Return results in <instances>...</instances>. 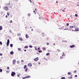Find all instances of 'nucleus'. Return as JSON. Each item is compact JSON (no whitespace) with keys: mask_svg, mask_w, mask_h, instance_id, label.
<instances>
[{"mask_svg":"<svg viewBox=\"0 0 79 79\" xmlns=\"http://www.w3.org/2000/svg\"><path fill=\"white\" fill-rule=\"evenodd\" d=\"M4 9L6 11H8V9H9L8 7L6 6H4Z\"/></svg>","mask_w":79,"mask_h":79,"instance_id":"f257e3e1","label":"nucleus"},{"mask_svg":"<svg viewBox=\"0 0 79 79\" xmlns=\"http://www.w3.org/2000/svg\"><path fill=\"white\" fill-rule=\"evenodd\" d=\"M9 44H10V40L8 39L6 43L7 47H8V45H9Z\"/></svg>","mask_w":79,"mask_h":79,"instance_id":"f03ea898","label":"nucleus"},{"mask_svg":"<svg viewBox=\"0 0 79 79\" xmlns=\"http://www.w3.org/2000/svg\"><path fill=\"white\" fill-rule=\"evenodd\" d=\"M38 60H39V58L38 57H36L34 59V61H37Z\"/></svg>","mask_w":79,"mask_h":79,"instance_id":"7ed1b4c3","label":"nucleus"},{"mask_svg":"<svg viewBox=\"0 0 79 79\" xmlns=\"http://www.w3.org/2000/svg\"><path fill=\"white\" fill-rule=\"evenodd\" d=\"M15 75V73L14 72H12L11 73V76H14Z\"/></svg>","mask_w":79,"mask_h":79,"instance_id":"20e7f679","label":"nucleus"},{"mask_svg":"<svg viewBox=\"0 0 79 79\" xmlns=\"http://www.w3.org/2000/svg\"><path fill=\"white\" fill-rule=\"evenodd\" d=\"M62 29H63V30H68V28L66 29L64 28V27L63 26V27H61Z\"/></svg>","mask_w":79,"mask_h":79,"instance_id":"39448f33","label":"nucleus"},{"mask_svg":"<svg viewBox=\"0 0 79 79\" xmlns=\"http://www.w3.org/2000/svg\"><path fill=\"white\" fill-rule=\"evenodd\" d=\"M31 77L30 76H27L25 77H23L22 78L23 79H26V78H28L29 77Z\"/></svg>","mask_w":79,"mask_h":79,"instance_id":"423d86ee","label":"nucleus"},{"mask_svg":"<svg viewBox=\"0 0 79 79\" xmlns=\"http://www.w3.org/2000/svg\"><path fill=\"white\" fill-rule=\"evenodd\" d=\"M16 63V60H14L13 61V64H15V63Z\"/></svg>","mask_w":79,"mask_h":79,"instance_id":"0eeeda50","label":"nucleus"},{"mask_svg":"<svg viewBox=\"0 0 79 79\" xmlns=\"http://www.w3.org/2000/svg\"><path fill=\"white\" fill-rule=\"evenodd\" d=\"M28 66H29V67H31L32 66V64L31 63H29L28 64Z\"/></svg>","mask_w":79,"mask_h":79,"instance_id":"6e6552de","label":"nucleus"},{"mask_svg":"<svg viewBox=\"0 0 79 79\" xmlns=\"http://www.w3.org/2000/svg\"><path fill=\"white\" fill-rule=\"evenodd\" d=\"M67 29H72V27L71 26H69V27L67 28Z\"/></svg>","mask_w":79,"mask_h":79,"instance_id":"1a4fd4ad","label":"nucleus"},{"mask_svg":"<svg viewBox=\"0 0 79 79\" xmlns=\"http://www.w3.org/2000/svg\"><path fill=\"white\" fill-rule=\"evenodd\" d=\"M70 48H74V45H71L70 46Z\"/></svg>","mask_w":79,"mask_h":79,"instance_id":"9d476101","label":"nucleus"},{"mask_svg":"<svg viewBox=\"0 0 79 79\" xmlns=\"http://www.w3.org/2000/svg\"><path fill=\"white\" fill-rule=\"evenodd\" d=\"M75 31H79V29H78V28H76Z\"/></svg>","mask_w":79,"mask_h":79,"instance_id":"9b49d317","label":"nucleus"},{"mask_svg":"<svg viewBox=\"0 0 79 79\" xmlns=\"http://www.w3.org/2000/svg\"><path fill=\"white\" fill-rule=\"evenodd\" d=\"M39 18L40 19H42V20H43V19H44L42 17H39Z\"/></svg>","mask_w":79,"mask_h":79,"instance_id":"f8f14e48","label":"nucleus"},{"mask_svg":"<svg viewBox=\"0 0 79 79\" xmlns=\"http://www.w3.org/2000/svg\"><path fill=\"white\" fill-rule=\"evenodd\" d=\"M26 67H27V65H25L23 67L24 69H26Z\"/></svg>","mask_w":79,"mask_h":79,"instance_id":"ddd939ff","label":"nucleus"},{"mask_svg":"<svg viewBox=\"0 0 79 79\" xmlns=\"http://www.w3.org/2000/svg\"><path fill=\"white\" fill-rule=\"evenodd\" d=\"M26 38H27H27H28V37H29V36L28 35H27V34H26Z\"/></svg>","mask_w":79,"mask_h":79,"instance_id":"4468645a","label":"nucleus"},{"mask_svg":"<svg viewBox=\"0 0 79 79\" xmlns=\"http://www.w3.org/2000/svg\"><path fill=\"white\" fill-rule=\"evenodd\" d=\"M10 55H13V52L12 51H11L10 52Z\"/></svg>","mask_w":79,"mask_h":79,"instance_id":"2eb2a0df","label":"nucleus"},{"mask_svg":"<svg viewBox=\"0 0 79 79\" xmlns=\"http://www.w3.org/2000/svg\"><path fill=\"white\" fill-rule=\"evenodd\" d=\"M28 48V46H26L24 47L25 48Z\"/></svg>","mask_w":79,"mask_h":79,"instance_id":"dca6fc26","label":"nucleus"},{"mask_svg":"<svg viewBox=\"0 0 79 79\" xmlns=\"http://www.w3.org/2000/svg\"><path fill=\"white\" fill-rule=\"evenodd\" d=\"M34 47H35V50H37V47L36 46H35Z\"/></svg>","mask_w":79,"mask_h":79,"instance_id":"f3484780","label":"nucleus"},{"mask_svg":"<svg viewBox=\"0 0 79 79\" xmlns=\"http://www.w3.org/2000/svg\"><path fill=\"white\" fill-rule=\"evenodd\" d=\"M27 70H28V69H27V68L26 69H25V72H27Z\"/></svg>","mask_w":79,"mask_h":79,"instance_id":"a211bd4d","label":"nucleus"},{"mask_svg":"<svg viewBox=\"0 0 79 79\" xmlns=\"http://www.w3.org/2000/svg\"><path fill=\"white\" fill-rule=\"evenodd\" d=\"M68 74L69 75H71V72H68Z\"/></svg>","mask_w":79,"mask_h":79,"instance_id":"6ab92c4d","label":"nucleus"},{"mask_svg":"<svg viewBox=\"0 0 79 79\" xmlns=\"http://www.w3.org/2000/svg\"><path fill=\"white\" fill-rule=\"evenodd\" d=\"M69 79H73V77H72V75L71 76V77H69Z\"/></svg>","mask_w":79,"mask_h":79,"instance_id":"aec40b11","label":"nucleus"},{"mask_svg":"<svg viewBox=\"0 0 79 79\" xmlns=\"http://www.w3.org/2000/svg\"><path fill=\"white\" fill-rule=\"evenodd\" d=\"M2 26H0V30H2Z\"/></svg>","mask_w":79,"mask_h":79,"instance_id":"412c9836","label":"nucleus"},{"mask_svg":"<svg viewBox=\"0 0 79 79\" xmlns=\"http://www.w3.org/2000/svg\"><path fill=\"white\" fill-rule=\"evenodd\" d=\"M20 40H21V41H23V39L22 38H20Z\"/></svg>","mask_w":79,"mask_h":79,"instance_id":"4be33fe9","label":"nucleus"},{"mask_svg":"<svg viewBox=\"0 0 79 79\" xmlns=\"http://www.w3.org/2000/svg\"><path fill=\"white\" fill-rule=\"evenodd\" d=\"M29 47H30V48H32V46L31 45H30L29 46Z\"/></svg>","mask_w":79,"mask_h":79,"instance_id":"5701e85b","label":"nucleus"},{"mask_svg":"<svg viewBox=\"0 0 79 79\" xmlns=\"http://www.w3.org/2000/svg\"><path fill=\"white\" fill-rule=\"evenodd\" d=\"M10 47H13V44H11L10 45Z\"/></svg>","mask_w":79,"mask_h":79,"instance_id":"b1692460","label":"nucleus"},{"mask_svg":"<svg viewBox=\"0 0 79 79\" xmlns=\"http://www.w3.org/2000/svg\"><path fill=\"white\" fill-rule=\"evenodd\" d=\"M61 79H65V77H62L61 78Z\"/></svg>","mask_w":79,"mask_h":79,"instance_id":"393cba45","label":"nucleus"},{"mask_svg":"<svg viewBox=\"0 0 79 79\" xmlns=\"http://www.w3.org/2000/svg\"><path fill=\"white\" fill-rule=\"evenodd\" d=\"M50 55V53H48L46 54V55Z\"/></svg>","mask_w":79,"mask_h":79,"instance_id":"a878e982","label":"nucleus"},{"mask_svg":"<svg viewBox=\"0 0 79 79\" xmlns=\"http://www.w3.org/2000/svg\"><path fill=\"white\" fill-rule=\"evenodd\" d=\"M57 51H58V52H60V49H57Z\"/></svg>","mask_w":79,"mask_h":79,"instance_id":"bb28decb","label":"nucleus"},{"mask_svg":"<svg viewBox=\"0 0 79 79\" xmlns=\"http://www.w3.org/2000/svg\"><path fill=\"white\" fill-rule=\"evenodd\" d=\"M12 22H13V21H12V20H11L10 21V23H12Z\"/></svg>","mask_w":79,"mask_h":79,"instance_id":"cd10ccee","label":"nucleus"},{"mask_svg":"<svg viewBox=\"0 0 79 79\" xmlns=\"http://www.w3.org/2000/svg\"><path fill=\"white\" fill-rule=\"evenodd\" d=\"M28 16H31V14H30V13L28 14Z\"/></svg>","mask_w":79,"mask_h":79,"instance_id":"c85d7f7f","label":"nucleus"},{"mask_svg":"<svg viewBox=\"0 0 79 79\" xmlns=\"http://www.w3.org/2000/svg\"><path fill=\"white\" fill-rule=\"evenodd\" d=\"M0 45H2V42L0 41Z\"/></svg>","mask_w":79,"mask_h":79,"instance_id":"c756f323","label":"nucleus"},{"mask_svg":"<svg viewBox=\"0 0 79 79\" xmlns=\"http://www.w3.org/2000/svg\"><path fill=\"white\" fill-rule=\"evenodd\" d=\"M33 12L35 13V14H36V12L35 10H34Z\"/></svg>","mask_w":79,"mask_h":79,"instance_id":"7c9ffc66","label":"nucleus"},{"mask_svg":"<svg viewBox=\"0 0 79 79\" xmlns=\"http://www.w3.org/2000/svg\"><path fill=\"white\" fill-rule=\"evenodd\" d=\"M39 53H40V52H42V51H39Z\"/></svg>","mask_w":79,"mask_h":79,"instance_id":"2f4dec72","label":"nucleus"},{"mask_svg":"<svg viewBox=\"0 0 79 79\" xmlns=\"http://www.w3.org/2000/svg\"><path fill=\"white\" fill-rule=\"evenodd\" d=\"M0 72H2V69H0Z\"/></svg>","mask_w":79,"mask_h":79,"instance_id":"473e14b6","label":"nucleus"},{"mask_svg":"<svg viewBox=\"0 0 79 79\" xmlns=\"http://www.w3.org/2000/svg\"><path fill=\"white\" fill-rule=\"evenodd\" d=\"M75 16H76V17H77V14H75Z\"/></svg>","mask_w":79,"mask_h":79,"instance_id":"72a5a7b5","label":"nucleus"},{"mask_svg":"<svg viewBox=\"0 0 79 79\" xmlns=\"http://www.w3.org/2000/svg\"><path fill=\"white\" fill-rule=\"evenodd\" d=\"M47 45H49V43H47Z\"/></svg>","mask_w":79,"mask_h":79,"instance_id":"f704fd0d","label":"nucleus"},{"mask_svg":"<svg viewBox=\"0 0 79 79\" xmlns=\"http://www.w3.org/2000/svg\"><path fill=\"white\" fill-rule=\"evenodd\" d=\"M60 58L62 59V58H63V57L62 56H61L60 57Z\"/></svg>","mask_w":79,"mask_h":79,"instance_id":"c9c22d12","label":"nucleus"},{"mask_svg":"<svg viewBox=\"0 0 79 79\" xmlns=\"http://www.w3.org/2000/svg\"><path fill=\"white\" fill-rule=\"evenodd\" d=\"M3 55V54L2 53H0V56H2Z\"/></svg>","mask_w":79,"mask_h":79,"instance_id":"e433bc0d","label":"nucleus"},{"mask_svg":"<svg viewBox=\"0 0 79 79\" xmlns=\"http://www.w3.org/2000/svg\"><path fill=\"white\" fill-rule=\"evenodd\" d=\"M7 68V69H8V70L10 69V68L8 67Z\"/></svg>","mask_w":79,"mask_h":79,"instance_id":"4c0bfd02","label":"nucleus"},{"mask_svg":"<svg viewBox=\"0 0 79 79\" xmlns=\"http://www.w3.org/2000/svg\"><path fill=\"white\" fill-rule=\"evenodd\" d=\"M66 24H67V26H69V23H67Z\"/></svg>","mask_w":79,"mask_h":79,"instance_id":"58836bf2","label":"nucleus"},{"mask_svg":"<svg viewBox=\"0 0 79 79\" xmlns=\"http://www.w3.org/2000/svg\"><path fill=\"white\" fill-rule=\"evenodd\" d=\"M18 36H20V34H18Z\"/></svg>","mask_w":79,"mask_h":79,"instance_id":"ea45409f","label":"nucleus"},{"mask_svg":"<svg viewBox=\"0 0 79 79\" xmlns=\"http://www.w3.org/2000/svg\"><path fill=\"white\" fill-rule=\"evenodd\" d=\"M77 71H76V70H75V71H74V73H77Z\"/></svg>","mask_w":79,"mask_h":79,"instance_id":"a19ab883","label":"nucleus"},{"mask_svg":"<svg viewBox=\"0 0 79 79\" xmlns=\"http://www.w3.org/2000/svg\"><path fill=\"white\" fill-rule=\"evenodd\" d=\"M7 15H10V14L8 13H7Z\"/></svg>","mask_w":79,"mask_h":79,"instance_id":"79ce46f5","label":"nucleus"},{"mask_svg":"<svg viewBox=\"0 0 79 79\" xmlns=\"http://www.w3.org/2000/svg\"><path fill=\"white\" fill-rule=\"evenodd\" d=\"M47 40H49V38H47Z\"/></svg>","mask_w":79,"mask_h":79,"instance_id":"37998d69","label":"nucleus"},{"mask_svg":"<svg viewBox=\"0 0 79 79\" xmlns=\"http://www.w3.org/2000/svg\"><path fill=\"white\" fill-rule=\"evenodd\" d=\"M62 11H63V12H65V10H62Z\"/></svg>","mask_w":79,"mask_h":79,"instance_id":"c03bdc74","label":"nucleus"},{"mask_svg":"<svg viewBox=\"0 0 79 79\" xmlns=\"http://www.w3.org/2000/svg\"><path fill=\"white\" fill-rule=\"evenodd\" d=\"M6 18H8V16L7 15H6Z\"/></svg>","mask_w":79,"mask_h":79,"instance_id":"a18cd8bd","label":"nucleus"},{"mask_svg":"<svg viewBox=\"0 0 79 79\" xmlns=\"http://www.w3.org/2000/svg\"><path fill=\"white\" fill-rule=\"evenodd\" d=\"M18 50H19V51H20V48H19L18 49Z\"/></svg>","mask_w":79,"mask_h":79,"instance_id":"49530a36","label":"nucleus"},{"mask_svg":"<svg viewBox=\"0 0 79 79\" xmlns=\"http://www.w3.org/2000/svg\"><path fill=\"white\" fill-rule=\"evenodd\" d=\"M38 64H40V62H38Z\"/></svg>","mask_w":79,"mask_h":79,"instance_id":"de8ad7c7","label":"nucleus"},{"mask_svg":"<svg viewBox=\"0 0 79 79\" xmlns=\"http://www.w3.org/2000/svg\"><path fill=\"white\" fill-rule=\"evenodd\" d=\"M38 50H40V47L38 48Z\"/></svg>","mask_w":79,"mask_h":79,"instance_id":"09e8293b","label":"nucleus"},{"mask_svg":"<svg viewBox=\"0 0 79 79\" xmlns=\"http://www.w3.org/2000/svg\"><path fill=\"white\" fill-rule=\"evenodd\" d=\"M46 50V49L45 48H44V49H43V50Z\"/></svg>","mask_w":79,"mask_h":79,"instance_id":"8fccbe9b","label":"nucleus"},{"mask_svg":"<svg viewBox=\"0 0 79 79\" xmlns=\"http://www.w3.org/2000/svg\"><path fill=\"white\" fill-rule=\"evenodd\" d=\"M21 62H24V60H21Z\"/></svg>","mask_w":79,"mask_h":79,"instance_id":"3c124183","label":"nucleus"},{"mask_svg":"<svg viewBox=\"0 0 79 79\" xmlns=\"http://www.w3.org/2000/svg\"><path fill=\"white\" fill-rule=\"evenodd\" d=\"M75 77H77V75H75Z\"/></svg>","mask_w":79,"mask_h":79,"instance_id":"603ef678","label":"nucleus"},{"mask_svg":"<svg viewBox=\"0 0 79 79\" xmlns=\"http://www.w3.org/2000/svg\"><path fill=\"white\" fill-rule=\"evenodd\" d=\"M17 76H18V77H19V75H18Z\"/></svg>","mask_w":79,"mask_h":79,"instance_id":"864d4df0","label":"nucleus"},{"mask_svg":"<svg viewBox=\"0 0 79 79\" xmlns=\"http://www.w3.org/2000/svg\"><path fill=\"white\" fill-rule=\"evenodd\" d=\"M53 45H55V43H54L53 44Z\"/></svg>","mask_w":79,"mask_h":79,"instance_id":"5fc2aeb1","label":"nucleus"},{"mask_svg":"<svg viewBox=\"0 0 79 79\" xmlns=\"http://www.w3.org/2000/svg\"><path fill=\"white\" fill-rule=\"evenodd\" d=\"M24 52H26V50L25 49L24 50Z\"/></svg>","mask_w":79,"mask_h":79,"instance_id":"6e6d98bb","label":"nucleus"},{"mask_svg":"<svg viewBox=\"0 0 79 79\" xmlns=\"http://www.w3.org/2000/svg\"><path fill=\"white\" fill-rule=\"evenodd\" d=\"M35 11H37V9H35Z\"/></svg>","mask_w":79,"mask_h":79,"instance_id":"4d7b16f0","label":"nucleus"},{"mask_svg":"<svg viewBox=\"0 0 79 79\" xmlns=\"http://www.w3.org/2000/svg\"><path fill=\"white\" fill-rule=\"evenodd\" d=\"M73 28V26L72 27V29Z\"/></svg>","mask_w":79,"mask_h":79,"instance_id":"13d9d810","label":"nucleus"},{"mask_svg":"<svg viewBox=\"0 0 79 79\" xmlns=\"http://www.w3.org/2000/svg\"><path fill=\"white\" fill-rule=\"evenodd\" d=\"M56 3H58V1H56Z\"/></svg>","mask_w":79,"mask_h":79,"instance_id":"bf43d9fd","label":"nucleus"},{"mask_svg":"<svg viewBox=\"0 0 79 79\" xmlns=\"http://www.w3.org/2000/svg\"><path fill=\"white\" fill-rule=\"evenodd\" d=\"M72 31H73V29H72Z\"/></svg>","mask_w":79,"mask_h":79,"instance_id":"052dcab7","label":"nucleus"},{"mask_svg":"<svg viewBox=\"0 0 79 79\" xmlns=\"http://www.w3.org/2000/svg\"><path fill=\"white\" fill-rule=\"evenodd\" d=\"M30 2H31V0H30Z\"/></svg>","mask_w":79,"mask_h":79,"instance_id":"680f3d73","label":"nucleus"},{"mask_svg":"<svg viewBox=\"0 0 79 79\" xmlns=\"http://www.w3.org/2000/svg\"><path fill=\"white\" fill-rule=\"evenodd\" d=\"M64 10H66V8H64Z\"/></svg>","mask_w":79,"mask_h":79,"instance_id":"e2e57ef3","label":"nucleus"},{"mask_svg":"<svg viewBox=\"0 0 79 79\" xmlns=\"http://www.w3.org/2000/svg\"><path fill=\"white\" fill-rule=\"evenodd\" d=\"M32 31H33V29H31Z\"/></svg>","mask_w":79,"mask_h":79,"instance_id":"0e129e2a","label":"nucleus"},{"mask_svg":"<svg viewBox=\"0 0 79 79\" xmlns=\"http://www.w3.org/2000/svg\"><path fill=\"white\" fill-rule=\"evenodd\" d=\"M77 6H79V5H77Z\"/></svg>","mask_w":79,"mask_h":79,"instance_id":"69168bd1","label":"nucleus"},{"mask_svg":"<svg viewBox=\"0 0 79 79\" xmlns=\"http://www.w3.org/2000/svg\"><path fill=\"white\" fill-rule=\"evenodd\" d=\"M19 40H20V38H19Z\"/></svg>","mask_w":79,"mask_h":79,"instance_id":"338daca9","label":"nucleus"},{"mask_svg":"<svg viewBox=\"0 0 79 79\" xmlns=\"http://www.w3.org/2000/svg\"><path fill=\"white\" fill-rule=\"evenodd\" d=\"M78 64H79V63H78Z\"/></svg>","mask_w":79,"mask_h":79,"instance_id":"774afa93","label":"nucleus"}]
</instances>
